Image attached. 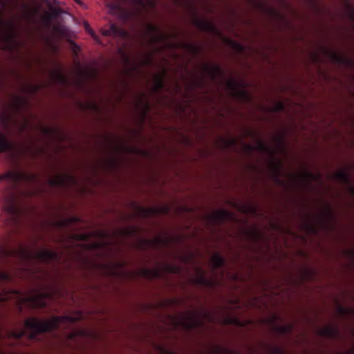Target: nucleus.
Here are the masks:
<instances>
[{
  "label": "nucleus",
  "mask_w": 354,
  "mask_h": 354,
  "mask_svg": "<svg viewBox=\"0 0 354 354\" xmlns=\"http://www.w3.org/2000/svg\"><path fill=\"white\" fill-rule=\"evenodd\" d=\"M62 318L53 317L48 320H39L34 317L29 318L25 321V328L30 330V338L35 339L39 333L53 332L57 330Z\"/></svg>",
  "instance_id": "nucleus-1"
},
{
  "label": "nucleus",
  "mask_w": 354,
  "mask_h": 354,
  "mask_svg": "<svg viewBox=\"0 0 354 354\" xmlns=\"http://www.w3.org/2000/svg\"><path fill=\"white\" fill-rule=\"evenodd\" d=\"M5 43L4 49L12 53L19 51L21 44L17 40L16 28L12 21H6L0 15V43Z\"/></svg>",
  "instance_id": "nucleus-2"
},
{
  "label": "nucleus",
  "mask_w": 354,
  "mask_h": 354,
  "mask_svg": "<svg viewBox=\"0 0 354 354\" xmlns=\"http://www.w3.org/2000/svg\"><path fill=\"white\" fill-rule=\"evenodd\" d=\"M21 215V209L12 199L7 200L0 209V218L6 224L18 225Z\"/></svg>",
  "instance_id": "nucleus-3"
},
{
  "label": "nucleus",
  "mask_w": 354,
  "mask_h": 354,
  "mask_svg": "<svg viewBox=\"0 0 354 354\" xmlns=\"http://www.w3.org/2000/svg\"><path fill=\"white\" fill-rule=\"evenodd\" d=\"M12 280L10 273L0 268V304L20 297L21 294L18 290L3 286L4 283L10 282Z\"/></svg>",
  "instance_id": "nucleus-4"
},
{
  "label": "nucleus",
  "mask_w": 354,
  "mask_h": 354,
  "mask_svg": "<svg viewBox=\"0 0 354 354\" xmlns=\"http://www.w3.org/2000/svg\"><path fill=\"white\" fill-rule=\"evenodd\" d=\"M36 179L35 174L21 170L8 171L5 174H0V181L6 180L13 186L22 182L30 183L35 181Z\"/></svg>",
  "instance_id": "nucleus-5"
},
{
  "label": "nucleus",
  "mask_w": 354,
  "mask_h": 354,
  "mask_svg": "<svg viewBox=\"0 0 354 354\" xmlns=\"http://www.w3.org/2000/svg\"><path fill=\"white\" fill-rule=\"evenodd\" d=\"M148 30L151 34L149 39L151 44H158L160 43H164L167 48H176L177 47L176 44H172L167 41L168 37L160 32L158 28L156 26L149 24L148 26Z\"/></svg>",
  "instance_id": "nucleus-6"
},
{
  "label": "nucleus",
  "mask_w": 354,
  "mask_h": 354,
  "mask_svg": "<svg viewBox=\"0 0 354 354\" xmlns=\"http://www.w3.org/2000/svg\"><path fill=\"white\" fill-rule=\"evenodd\" d=\"M196 274L192 279V283L195 285L205 287L213 288L215 286V281L212 279H208L206 277L205 272L201 268H196Z\"/></svg>",
  "instance_id": "nucleus-7"
},
{
  "label": "nucleus",
  "mask_w": 354,
  "mask_h": 354,
  "mask_svg": "<svg viewBox=\"0 0 354 354\" xmlns=\"http://www.w3.org/2000/svg\"><path fill=\"white\" fill-rule=\"evenodd\" d=\"M104 36H112L114 37L126 38L128 32L122 28L117 26L115 24H111L108 28H103L101 30Z\"/></svg>",
  "instance_id": "nucleus-8"
},
{
  "label": "nucleus",
  "mask_w": 354,
  "mask_h": 354,
  "mask_svg": "<svg viewBox=\"0 0 354 354\" xmlns=\"http://www.w3.org/2000/svg\"><path fill=\"white\" fill-rule=\"evenodd\" d=\"M202 324V322L196 318L192 313H189L183 316L180 324L186 330H191Z\"/></svg>",
  "instance_id": "nucleus-9"
},
{
  "label": "nucleus",
  "mask_w": 354,
  "mask_h": 354,
  "mask_svg": "<svg viewBox=\"0 0 354 354\" xmlns=\"http://www.w3.org/2000/svg\"><path fill=\"white\" fill-rule=\"evenodd\" d=\"M75 178L70 174L60 175L57 174L48 180V183L52 187H64L68 182H74Z\"/></svg>",
  "instance_id": "nucleus-10"
},
{
  "label": "nucleus",
  "mask_w": 354,
  "mask_h": 354,
  "mask_svg": "<svg viewBox=\"0 0 354 354\" xmlns=\"http://www.w3.org/2000/svg\"><path fill=\"white\" fill-rule=\"evenodd\" d=\"M203 70L213 81L216 80L218 77L223 75V69L218 64L211 65L205 64L203 65Z\"/></svg>",
  "instance_id": "nucleus-11"
},
{
  "label": "nucleus",
  "mask_w": 354,
  "mask_h": 354,
  "mask_svg": "<svg viewBox=\"0 0 354 354\" xmlns=\"http://www.w3.org/2000/svg\"><path fill=\"white\" fill-rule=\"evenodd\" d=\"M15 148L14 144L0 131V153L12 151Z\"/></svg>",
  "instance_id": "nucleus-12"
},
{
  "label": "nucleus",
  "mask_w": 354,
  "mask_h": 354,
  "mask_svg": "<svg viewBox=\"0 0 354 354\" xmlns=\"http://www.w3.org/2000/svg\"><path fill=\"white\" fill-rule=\"evenodd\" d=\"M212 221L216 224H221L224 223L230 217V214L227 211L220 209L214 212L211 216Z\"/></svg>",
  "instance_id": "nucleus-13"
},
{
  "label": "nucleus",
  "mask_w": 354,
  "mask_h": 354,
  "mask_svg": "<svg viewBox=\"0 0 354 354\" xmlns=\"http://www.w3.org/2000/svg\"><path fill=\"white\" fill-rule=\"evenodd\" d=\"M27 100L24 97L19 95H13L12 97L11 107L12 109L17 112L21 110L27 105Z\"/></svg>",
  "instance_id": "nucleus-14"
},
{
  "label": "nucleus",
  "mask_w": 354,
  "mask_h": 354,
  "mask_svg": "<svg viewBox=\"0 0 354 354\" xmlns=\"http://www.w3.org/2000/svg\"><path fill=\"white\" fill-rule=\"evenodd\" d=\"M320 334L330 339H337L339 335V329L335 326H328L320 330Z\"/></svg>",
  "instance_id": "nucleus-15"
},
{
  "label": "nucleus",
  "mask_w": 354,
  "mask_h": 354,
  "mask_svg": "<svg viewBox=\"0 0 354 354\" xmlns=\"http://www.w3.org/2000/svg\"><path fill=\"white\" fill-rule=\"evenodd\" d=\"M244 147H245V149L248 151H251L256 149V150H258V151H259L261 152H263V153L269 152V153H273V152L270 149V147L264 142H263L260 140H257V145L255 147L249 144L245 145Z\"/></svg>",
  "instance_id": "nucleus-16"
},
{
  "label": "nucleus",
  "mask_w": 354,
  "mask_h": 354,
  "mask_svg": "<svg viewBox=\"0 0 354 354\" xmlns=\"http://www.w3.org/2000/svg\"><path fill=\"white\" fill-rule=\"evenodd\" d=\"M330 58L337 64H353L350 59L333 51L328 52Z\"/></svg>",
  "instance_id": "nucleus-17"
},
{
  "label": "nucleus",
  "mask_w": 354,
  "mask_h": 354,
  "mask_svg": "<svg viewBox=\"0 0 354 354\" xmlns=\"http://www.w3.org/2000/svg\"><path fill=\"white\" fill-rule=\"evenodd\" d=\"M211 263L214 270L222 268L225 264V258L219 253H215L211 259Z\"/></svg>",
  "instance_id": "nucleus-18"
},
{
  "label": "nucleus",
  "mask_w": 354,
  "mask_h": 354,
  "mask_svg": "<svg viewBox=\"0 0 354 354\" xmlns=\"http://www.w3.org/2000/svg\"><path fill=\"white\" fill-rule=\"evenodd\" d=\"M140 272L142 277L148 279L159 278L161 276V272L158 269L142 268Z\"/></svg>",
  "instance_id": "nucleus-19"
},
{
  "label": "nucleus",
  "mask_w": 354,
  "mask_h": 354,
  "mask_svg": "<svg viewBox=\"0 0 354 354\" xmlns=\"http://www.w3.org/2000/svg\"><path fill=\"white\" fill-rule=\"evenodd\" d=\"M196 25L200 29L204 31L212 32L215 29L213 24L206 19H198Z\"/></svg>",
  "instance_id": "nucleus-20"
},
{
  "label": "nucleus",
  "mask_w": 354,
  "mask_h": 354,
  "mask_svg": "<svg viewBox=\"0 0 354 354\" xmlns=\"http://www.w3.org/2000/svg\"><path fill=\"white\" fill-rule=\"evenodd\" d=\"M292 325L287 324L284 325H274V330L280 335L290 334L292 330Z\"/></svg>",
  "instance_id": "nucleus-21"
},
{
  "label": "nucleus",
  "mask_w": 354,
  "mask_h": 354,
  "mask_svg": "<svg viewBox=\"0 0 354 354\" xmlns=\"http://www.w3.org/2000/svg\"><path fill=\"white\" fill-rule=\"evenodd\" d=\"M26 333V331L24 328H18L16 330H11L7 332V336L8 338L15 339L17 340L22 338Z\"/></svg>",
  "instance_id": "nucleus-22"
},
{
  "label": "nucleus",
  "mask_w": 354,
  "mask_h": 354,
  "mask_svg": "<svg viewBox=\"0 0 354 354\" xmlns=\"http://www.w3.org/2000/svg\"><path fill=\"white\" fill-rule=\"evenodd\" d=\"M41 85L37 84L27 83L24 86V90L26 93L35 95L41 88Z\"/></svg>",
  "instance_id": "nucleus-23"
},
{
  "label": "nucleus",
  "mask_w": 354,
  "mask_h": 354,
  "mask_svg": "<svg viewBox=\"0 0 354 354\" xmlns=\"http://www.w3.org/2000/svg\"><path fill=\"white\" fill-rule=\"evenodd\" d=\"M336 178L344 184H348L350 182V176L345 170H339L335 174Z\"/></svg>",
  "instance_id": "nucleus-24"
},
{
  "label": "nucleus",
  "mask_w": 354,
  "mask_h": 354,
  "mask_svg": "<svg viewBox=\"0 0 354 354\" xmlns=\"http://www.w3.org/2000/svg\"><path fill=\"white\" fill-rule=\"evenodd\" d=\"M154 84V91L158 92L162 90L165 86L163 76L157 75L155 77Z\"/></svg>",
  "instance_id": "nucleus-25"
},
{
  "label": "nucleus",
  "mask_w": 354,
  "mask_h": 354,
  "mask_svg": "<svg viewBox=\"0 0 354 354\" xmlns=\"http://www.w3.org/2000/svg\"><path fill=\"white\" fill-rule=\"evenodd\" d=\"M183 46L185 48L189 50L192 53L196 54L200 51V48L194 44H184Z\"/></svg>",
  "instance_id": "nucleus-26"
},
{
  "label": "nucleus",
  "mask_w": 354,
  "mask_h": 354,
  "mask_svg": "<svg viewBox=\"0 0 354 354\" xmlns=\"http://www.w3.org/2000/svg\"><path fill=\"white\" fill-rule=\"evenodd\" d=\"M141 214L143 216L147 217L155 212V209L153 208H140Z\"/></svg>",
  "instance_id": "nucleus-27"
},
{
  "label": "nucleus",
  "mask_w": 354,
  "mask_h": 354,
  "mask_svg": "<svg viewBox=\"0 0 354 354\" xmlns=\"http://www.w3.org/2000/svg\"><path fill=\"white\" fill-rule=\"evenodd\" d=\"M165 270L171 273H178L180 271V268L176 266L165 265Z\"/></svg>",
  "instance_id": "nucleus-28"
},
{
  "label": "nucleus",
  "mask_w": 354,
  "mask_h": 354,
  "mask_svg": "<svg viewBox=\"0 0 354 354\" xmlns=\"http://www.w3.org/2000/svg\"><path fill=\"white\" fill-rule=\"evenodd\" d=\"M192 258H193V254L191 252H189V253L182 256L180 258V261L183 263H188L192 260Z\"/></svg>",
  "instance_id": "nucleus-29"
},
{
  "label": "nucleus",
  "mask_w": 354,
  "mask_h": 354,
  "mask_svg": "<svg viewBox=\"0 0 354 354\" xmlns=\"http://www.w3.org/2000/svg\"><path fill=\"white\" fill-rule=\"evenodd\" d=\"M85 30L88 32L93 37H95L94 31L91 29L88 22L84 23Z\"/></svg>",
  "instance_id": "nucleus-30"
},
{
  "label": "nucleus",
  "mask_w": 354,
  "mask_h": 354,
  "mask_svg": "<svg viewBox=\"0 0 354 354\" xmlns=\"http://www.w3.org/2000/svg\"><path fill=\"white\" fill-rule=\"evenodd\" d=\"M237 94L242 99H247L249 97L248 93L244 90L238 91Z\"/></svg>",
  "instance_id": "nucleus-31"
},
{
  "label": "nucleus",
  "mask_w": 354,
  "mask_h": 354,
  "mask_svg": "<svg viewBox=\"0 0 354 354\" xmlns=\"http://www.w3.org/2000/svg\"><path fill=\"white\" fill-rule=\"evenodd\" d=\"M252 238L254 239V240H259V239H261V234L257 231V230H254L252 232Z\"/></svg>",
  "instance_id": "nucleus-32"
},
{
  "label": "nucleus",
  "mask_w": 354,
  "mask_h": 354,
  "mask_svg": "<svg viewBox=\"0 0 354 354\" xmlns=\"http://www.w3.org/2000/svg\"><path fill=\"white\" fill-rule=\"evenodd\" d=\"M338 310H339V312L342 315H346L348 314V313H349V311H350V310H349V309H348V308H344V307H343V306H339Z\"/></svg>",
  "instance_id": "nucleus-33"
},
{
  "label": "nucleus",
  "mask_w": 354,
  "mask_h": 354,
  "mask_svg": "<svg viewBox=\"0 0 354 354\" xmlns=\"http://www.w3.org/2000/svg\"><path fill=\"white\" fill-rule=\"evenodd\" d=\"M226 145L227 147L234 146L236 143V140L235 138H230L225 140Z\"/></svg>",
  "instance_id": "nucleus-34"
},
{
  "label": "nucleus",
  "mask_w": 354,
  "mask_h": 354,
  "mask_svg": "<svg viewBox=\"0 0 354 354\" xmlns=\"http://www.w3.org/2000/svg\"><path fill=\"white\" fill-rule=\"evenodd\" d=\"M204 84H205L204 78H202L201 80H196L194 82V86H196V87H199V86H203Z\"/></svg>",
  "instance_id": "nucleus-35"
},
{
  "label": "nucleus",
  "mask_w": 354,
  "mask_h": 354,
  "mask_svg": "<svg viewBox=\"0 0 354 354\" xmlns=\"http://www.w3.org/2000/svg\"><path fill=\"white\" fill-rule=\"evenodd\" d=\"M276 109L277 111H282L284 109V104L282 102H279L277 104Z\"/></svg>",
  "instance_id": "nucleus-36"
},
{
  "label": "nucleus",
  "mask_w": 354,
  "mask_h": 354,
  "mask_svg": "<svg viewBox=\"0 0 354 354\" xmlns=\"http://www.w3.org/2000/svg\"><path fill=\"white\" fill-rule=\"evenodd\" d=\"M49 8H50V10L52 11V12L53 13V15H54L55 16L57 15L59 13V10H58V9L55 8H53V6H49Z\"/></svg>",
  "instance_id": "nucleus-37"
},
{
  "label": "nucleus",
  "mask_w": 354,
  "mask_h": 354,
  "mask_svg": "<svg viewBox=\"0 0 354 354\" xmlns=\"http://www.w3.org/2000/svg\"><path fill=\"white\" fill-rule=\"evenodd\" d=\"M57 77L59 78V81L62 83L65 82L66 81V79L64 77V76L62 74V73H58L57 74Z\"/></svg>",
  "instance_id": "nucleus-38"
},
{
  "label": "nucleus",
  "mask_w": 354,
  "mask_h": 354,
  "mask_svg": "<svg viewBox=\"0 0 354 354\" xmlns=\"http://www.w3.org/2000/svg\"><path fill=\"white\" fill-rule=\"evenodd\" d=\"M35 305H37V306H42V307H43V306H46V301H45L44 300L41 299V300H40V301H38L37 302V304H35Z\"/></svg>",
  "instance_id": "nucleus-39"
},
{
  "label": "nucleus",
  "mask_w": 354,
  "mask_h": 354,
  "mask_svg": "<svg viewBox=\"0 0 354 354\" xmlns=\"http://www.w3.org/2000/svg\"><path fill=\"white\" fill-rule=\"evenodd\" d=\"M273 166H274L275 171H277L278 172L279 167H281V162H274Z\"/></svg>",
  "instance_id": "nucleus-40"
},
{
  "label": "nucleus",
  "mask_w": 354,
  "mask_h": 354,
  "mask_svg": "<svg viewBox=\"0 0 354 354\" xmlns=\"http://www.w3.org/2000/svg\"><path fill=\"white\" fill-rule=\"evenodd\" d=\"M235 46L240 50H243V46L238 43H234Z\"/></svg>",
  "instance_id": "nucleus-41"
},
{
  "label": "nucleus",
  "mask_w": 354,
  "mask_h": 354,
  "mask_svg": "<svg viewBox=\"0 0 354 354\" xmlns=\"http://www.w3.org/2000/svg\"><path fill=\"white\" fill-rule=\"evenodd\" d=\"M81 7H85L84 3L81 0H74Z\"/></svg>",
  "instance_id": "nucleus-42"
},
{
  "label": "nucleus",
  "mask_w": 354,
  "mask_h": 354,
  "mask_svg": "<svg viewBox=\"0 0 354 354\" xmlns=\"http://www.w3.org/2000/svg\"><path fill=\"white\" fill-rule=\"evenodd\" d=\"M0 5L3 7V8H5L7 5V3L5 0H0Z\"/></svg>",
  "instance_id": "nucleus-43"
},
{
  "label": "nucleus",
  "mask_w": 354,
  "mask_h": 354,
  "mask_svg": "<svg viewBox=\"0 0 354 354\" xmlns=\"http://www.w3.org/2000/svg\"><path fill=\"white\" fill-rule=\"evenodd\" d=\"M221 354H234V353L231 351H225L224 352L221 353Z\"/></svg>",
  "instance_id": "nucleus-44"
},
{
  "label": "nucleus",
  "mask_w": 354,
  "mask_h": 354,
  "mask_svg": "<svg viewBox=\"0 0 354 354\" xmlns=\"http://www.w3.org/2000/svg\"><path fill=\"white\" fill-rule=\"evenodd\" d=\"M273 350L274 351L275 353H280L281 351L279 347H274L273 348Z\"/></svg>",
  "instance_id": "nucleus-45"
},
{
  "label": "nucleus",
  "mask_w": 354,
  "mask_h": 354,
  "mask_svg": "<svg viewBox=\"0 0 354 354\" xmlns=\"http://www.w3.org/2000/svg\"><path fill=\"white\" fill-rule=\"evenodd\" d=\"M307 227L308 228V230L310 231H315V228L313 226H311L310 225H308Z\"/></svg>",
  "instance_id": "nucleus-46"
},
{
  "label": "nucleus",
  "mask_w": 354,
  "mask_h": 354,
  "mask_svg": "<svg viewBox=\"0 0 354 354\" xmlns=\"http://www.w3.org/2000/svg\"><path fill=\"white\" fill-rule=\"evenodd\" d=\"M15 59H17V60L21 61V62H24V60L21 58V57L20 55H17L15 57Z\"/></svg>",
  "instance_id": "nucleus-47"
},
{
  "label": "nucleus",
  "mask_w": 354,
  "mask_h": 354,
  "mask_svg": "<svg viewBox=\"0 0 354 354\" xmlns=\"http://www.w3.org/2000/svg\"><path fill=\"white\" fill-rule=\"evenodd\" d=\"M229 86H230V88H232V87L235 86V82H233V81H232V82H231L229 84Z\"/></svg>",
  "instance_id": "nucleus-48"
},
{
  "label": "nucleus",
  "mask_w": 354,
  "mask_h": 354,
  "mask_svg": "<svg viewBox=\"0 0 354 354\" xmlns=\"http://www.w3.org/2000/svg\"><path fill=\"white\" fill-rule=\"evenodd\" d=\"M306 177L308 178V177H313V175L312 173L308 171L306 173Z\"/></svg>",
  "instance_id": "nucleus-49"
},
{
  "label": "nucleus",
  "mask_w": 354,
  "mask_h": 354,
  "mask_svg": "<svg viewBox=\"0 0 354 354\" xmlns=\"http://www.w3.org/2000/svg\"><path fill=\"white\" fill-rule=\"evenodd\" d=\"M327 214L331 215V212L329 206H327Z\"/></svg>",
  "instance_id": "nucleus-50"
},
{
  "label": "nucleus",
  "mask_w": 354,
  "mask_h": 354,
  "mask_svg": "<svg viewBox=\"0 0 354 354\" xmlns=\"http://www.w3.org/2000/svg\"><path fill=\"white\" fill-rule=\"evenodd\" d=\"M351 194L354 196V187L351 189Z\"/></svg>",
  "instance_id": "nucleus-51"
},
{
  "label": "nucleus",
  "mask_w": 354,
  "mask_h": 354,
  "mask_svg": "<svg viewBox=\"0 0 354 354\" xmlns=\"http://www.w3.org/2000/svg\"><path fill=\"white\" fill-rule=\"evenodd\" d=\"M15 73H16V75H17L19 78H20V77H21V75H20L19 73H17V72H15Z\"/></svg>",
  "instance_id": "nucleus-52"
},
{
  "label": "nucleus",
  "mask_w": 354,
  "mask_h": 354,
  "mask_svg": "<svg viewBox=\"0 0 354 354\" xmlns=\"http://www.w3.org/2000/svg\"><path fill=\"white\" fill-rule=\"evenodd\" d=\"M52 1L53 2V3L55 4H58V1L57 0H52Z\"/></svg>",
  "instance_id": "nucleus-53"
},
{
  "label": "nucleus",
  "mask_w": 354,
  "mask_h": 354,
  "mask_svg": "<svg viewBox=\"0 0 354 354\" xmlns=\"http://www.w3.org/2000/svg\"><path fill=\"white\" fill-rule=\"evenodd\" d=\"M25 62V64H26V65L27 66V67H28V68H30V64H29V63H28V62Z\"/></svg>",
  "instance_id": "nucleus-54"
},
{
  "label": "nucleus",
  "mask_w": 354,
  "mask_h": 354,
  "mask_svg": "<svg viewBox=\"0 0 354 354\" xmlns=\"http://www.w3.org/2000/svg\"><path fill=\"white\" fill-rule=\"evenodd\" d=\"M156 50H157V51H160V50H162V49H161L160 48H156Z\"/></svg>",
  "instance_id": "nucleus-55"
},
{
  "label": "nucleus",
  "mask_w": 354,
  "mask_h": 354,
  "mask_svg": "<svg viewBox=\"0 0 354 354\" xmlns=\"http://www.w3.org/2000/svg\"><path fill=\"white\" fill-rule=\"evenodd\" d=\"M146 62H151L150 58H148L147 59H146Z\"/></svg>",
  "instance_id": "nucleus-56"
},
{
  "label": "nucleus",
  "mask_w": 354,
  "mask_h": 354,
  "mask_svg": "<svg viewBox=\"0 0 354 354\" xmlns=\"http://www.w3.org/2000/svg\"><path fill=\"white\" fill-rule=\"evenodd\" d=\"M279 142H280V144L282 145L283 140H279Z\"/></svg>",
  "instance_id": "nucleus-57"
},
{
  "label": "nucleus",
  "mask_w": 354,
  "mask_h": 354,
  "mask_svg": "<svg viewBox=\"0 0 354 354\" xmlns=\"http://www.w3.org/2000/svg\"><path fill=\"white\" fill-rule=\"evenodd\" d=\"M276 172L277 173V176H276V178H278L279 171L277 172V171H276Z\"/></svg>",
  "instance_id": "nucleus-58"
}]
</instances>
